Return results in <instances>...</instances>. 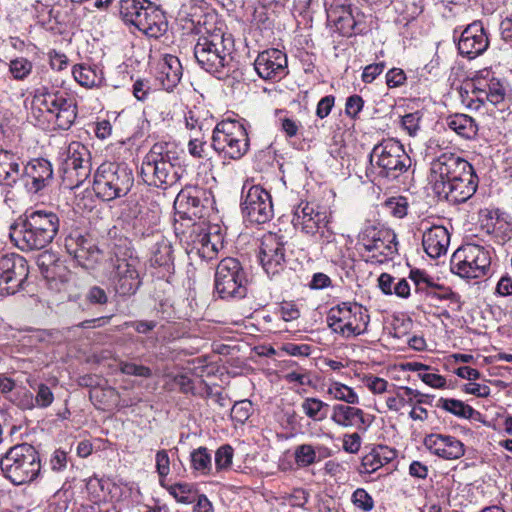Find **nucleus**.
<instances>
[{"label":"nucleus","instance_id":"dca6fc26","mask_svg":"<svg viewBox=\"0 0 512 512\" xmlns=\"http://www.w3.org/2000/svg\"><path fill=\"white\" fill-rule=\"evenodd\" d=\"M470 166L467 160L451 152L442 153L433 159L430 164V180L435 193L443 191L447 184L461 176Z\"/></svg>","mask_w":512,"mask_h":512},{"label":"nucleus","instance_id":"a211bd4d","mask_svg":"<svg viewBox=\"0 0 512 512\" xmlns=\"http://www.w3.org/2000/svg\"><path fill=\"white\" fill-rule=\"evenodd\" d=\"M260 263L269 276L279 274L285 267V241L283 236L267 233L261 239Z\"/></svg>","mask_w":512,"mask_h":512},{"label":"nucleus","instance_id":"0eeeda50","mask_svg":"<svg viewBox=\"0 0 512 512\" xmlns=\"http://www.w3.org/2000/svg\"><path fill=\"white\" fill-rule=\"evenodd\" d=\"M133 182L132 170L126 164L105 162L94 174L93 190L102 200L111 201L125 196Z\"/></svg>","mask_w":512,"mask_h":512},{"label":"nucleus","instance_id":"6e6d98bb","mask_svg":"<svg viewBox=\"0 0 512 512\" xmlns=\"http://www.w3.org/2000/svg\"><path fill=\"white\" fill-rule=\"evenodd\" d=\"M120 371L126 375H133L143 378H149L152 376V371L149 367L143 365H137L131 362H123L120 364Z\"/></svg>","mask_w":512,"mask_h":512},{"label":"nucleus","instance_id":"c85d7f7f","mask_svg":"<svg viewBox=\"0 0 512 512\" xmlns=\"http://www.w3.org/2000/svg\"><path fill=\"white\" fill-rule=\"evenodd\" d=\"M182 78V65L173 55H165L158 64L155 76L158 84L166 91H172Z\"/></svg>","mask_w":512,"mask_h":512},{"label":"nucleus","instance_id":"9d476101","mask_svg":"<svg viewBox=\"0 0 512 512\" xmlns=\"http://www.w3.org/2000/svg\"><path fill=\"white\" fill-rule=\"evenodd\" d=\"M369 320L368 311L357 303L343 302L331 308L327 316L328 326L346 338L365 333Z\"/></svg>","mask_w":512,"mask_h":512},{"label":"nucleus","instance_id":"1a4fd4ad","mask_svg":"<svg viewBox=\"0 0 512 512\" xmlns=\"http://www.w3.org/2000/svg\"><path fill=\"white\" fill-rule=\"evenodd\" d=\"M212 147L225 158L233 160L242 158L249 149V138L245 127L234 120L218 123L213 130Z\"/></svg>","mask_w":512,"mask_h":512},{"label":"nucleus","instance_id":"f3484780","mask_svg":"<svg viewBox=\"0 0 512 512\" xmlns=\"http://www.w3.org/2000/svg\"><path fill=\"white\" fill-rule=\"evenodd\" d=\"M29 274L27 261L18 254L0 256V296L15 294Z\"/></svg>","mask_w":512,"mask_h":512},{"label":"nucleus","instance_id":"393cba45","mask_svg":"<svg viewBox=\"0 0 512 512\" xmlns=\"http://www.w3.org/2000/svg\"><path fill=\"white\" fill-rule=\"evenodd\" d=\"M254 67L262 79H281L287 74V56L278 49H268L258 54Z\"/></svg>","mask_w":512,"mask_h":512},{"label":"nucleus","instance_id":"a19ab883","mask_svg":"<svg viewBox=\"0 0 512 512\" xmlns=\"http://www.w3.org/2000/svg\"><path fill=\"white\" fill-rule=\"evenodd\" d=\"M72 74L74 79L83 87L96 86L102 79L96 68L84 64L74 66Z\"/></svg>","mask_w":512,"mask_h":512},{"label":"nucleus","instance_id":"f03ea898","mask_svg":"<svg viewBox=\"0 0 512 512\" xmlns=\"http://www.w3.org/2000/svg\"><path fill=\"white\" fill-rule=\"evenodd\" d=\"M59 217L47 210L26 212L25 218L10 228V238L22 251L41 250L48 246L59 230Z\"/></svg>","mask_w":512,"mask_h":512},{"label":"nucleus","instance_id":"bb28decb","mask_svg":"<svg viewBox=\"0 0 512 512\" xmlns=\"http://www.w3.org/2000/svg\"><path fill=\"white\" fill-rule=\"evenodd\" d=\"M425 447L444 460H457L464 456L465 445L451 435L432 433L424 438Z\"/></svg>","mask_w":512,"mask_h":512},{"label":"nucleus","instance_id":"f257e3e1","mask_svg":"<svg viewBox=\"0 0 512 512\" xmlns=\"http://www.w3.org/2000/svg\"><path fill=\"white\" fill-rule=\"evenodd\" d=\"M226 30L225 23L213 11L201 15L195 24L198 35L195 59L202 69L218 79L228 76L232 62L234 40Z\"/></svg>","mask_w":512,"mask_h":512},{"label":"nucleus","instance_id":"b1692460","mask_svg":"<svg viewBox=\"0 0 512 512\" xmlns=\"http://www.w3.org/2000/svg\"><path fill=\"white\" fill-rule=\"evenodd\" d=\"M111 262L113 265V277L116 291L120 295L134 294L140 286L136 261L116 257L115 260L112 258Z\"/></svg>","mask_w":512,"mask_h":512},{"label":"nucleus","instance_id":"e433bc0d","mask_svg":"<svg viewBox=\"0 0 512 512\" xmlns=\"http://www.w3.org/2000/svg\"><path fill=\"white\" fill-rule=\"evenodd\" d=\"M152 265L169 266L173 262V250L171 242L162 235H159L151 248Z\"/></svg>","mask_w":512,"mask_h":512},{"label":"nucleus","instance_id":"4be33fe9","mask_svg":"<svg viewBox=\"0 0 512 512\" xmlns=\"http://www.w3.org/2000/svg\"><path fill=\"white\" fill-rule=\"evenodd\" d=\"M478 182V176L471 165L436 194L452 203H464L475 194Z\"/></svg>","mask_w":512,"mask_h":512},{"label":"nucleus","instance_id":"a18cd8bd","mask_svg":"<svg viewBox=\"0 0 512 512\" xmlns=\"http://www.w3.org/2000/svg\"><path fill=\"white\" fill-rule=\"evenodd\" d=\"M409 277L413 281L416 291L429 293L430 289L440 288V285L436 284L424 271L411 270Z\"/></svg>","mask_w":512,"mask_h":512},{"label":"nucleus","instance_id":"c756f323","mask_svg":"<svg viewBox=\"0 0 512 512\" xmlns=\"http://www.w3.org/2000/svg\"><path fill=\"white\" fill-rule=\"evenodd\" d=\"M450 244V235L444 226L435 225L423 233L422 245L431 258L444 255Z\"/></svg>","mask_w":512,"mask_h":512},{"label":"nucleus","instance_id":"6ab92c4d","mask_svg":"<svg viewBox=\"0 0 512 512\" xmlns=\"http://www.w3.org/2000/svg\"><path fill=\"white\" fill-rule=\"evenodd\" d=\"M362 15L350 4L335 3L327 9V18L343 36L350 37L362 33L364 25Z\"/></svg>","mask_w":512,"mask_h":512},{"label":"nucleus","instance_id":"20e7f679","mask_svg":"<svg viewBox=\"0 0 512 512\" xmlns=\"http://www.w3.org/2000/svg\"><path fill=\"white\" fill-rule=\"evenodd\" d=\"M120 15L125 23L151 38H159L168 28L164 11L148 0H120Z\"/></svg>","mask_w":512,"mask_h":512},{"label":"nucleus","instance_id":"423d86ee","mask_svg":"<svg viewBox=\"0 0 512 512\" xmlns=\"http://www.w3.org/2000/svg\"><path fill=\"white\" fill-rule=\"evenodd\" d=\"M3 475L14 485H22L35 480L41 470L39 453L30 444L23 443L11 447L0 460Z\"/></svg>","mask_w":512,"mask_h":512},{"label":"nucleus","instance_id":"f8f14e48","mask_svg":"<svg viewBox=\"0 0 512 512\" xmlns=\"http://www.w3.org/2000/svg\"><path fill=\"white\" fill-rule=\"evenodd\" d=\"M246 282L245 272L236 258L225 257L217 264L214 286L220 298H244L247 293Z\"/></svg>","mask_w":512,"mask_h":512},{"label":"nucleus","instance_id":"2eb2a0df","mask_svg":"<svg viewBox=\"0 0 512 512\" xmlns=\"http://www.w3.org/2000/svg\"><path fill=\"white\" fill-rule=\"evenodd\" d=\"M241 209L251 223L263 224L274 215L271 195L259 185L245 183L242 188Z\"/></svg>","mask_w":512,"mask_h":512},{"label":"nucleus","instance_id":"c03bdc74","mask_svg":"<svg viewBox=\"0 0 512 512\" xmlns=\"http://www.w3.org/2000/svg\"><path fill=\"white\" fill-rule=\"evenodd\" d=\"M170 494L180 503L192 504L197 493L189 484L177 483L170 487Z\"/></svg>","mask_w":512,"mask_h":512},{"label":"nucleus","instance_id":"a878e982","mask_svg":"<svg viewBox=\"0 0 512 512\" xmlns=\"http://www.w3.org/2000/svg\"><path fill=\"white\" fill-rule=\"evenodd\" d=\"M292 223L295 228L312 237L317 235L320 227L329 223V220L326 211H320L313 204L302 202L294 209Z\"/></svg>","mask_w":512,"mask_h":512},{"label":"nucleus","instance_id":"473e14b6","mask_svg":"<svg viewBox=\"0 0 512 512\" xmlns=\"http://www.w3.org/2000/svg\"><path fill=\"white\" fill-rule=\"evenodd\" d=\"M396 457V451L388 446H377L362 459L361 472L371 474L386 464H389Z\"/></svg>","mask_w":512,"mask_h":512},{"label":"nucleus","instance_id":"58836bf2","mask_svg":"<svg viewBox=\"0 0 512 512\" xmlns=\"http://www.w3.org/2000/svg\"><path fill=\"white\" fill-rule=\"evenodd\" d=\"M300 407L302 412L314 422H322L328 416L329 404L316 397L304 398Z\"/></svg>","mask_w":512,"mask_h":512},{"label":"nucleus","instance_id":"4c0bfd02","mask_svg":"<svg viewBox=\"0 0 512 512\" xmlns=\"http://www.w3.org/2000/svg\"><path fill=\"white\" fill-rule=\"evenodd\" d=\"M436 407L463 419H471L479 415L473 407L457 399L440 398L437 400Z\"/></svg>","mask_w":512,"mask_h":512},{"label":"nucleus","instance_id":"49530a36","mask_svg":"<svg viewBox=\"0 0 512 512\" xmlns=\"http://www.w3.org/2000/svg\"><path fill=\"white\" fill-rule=\"evenodd\" d=\"M352 504L363 512H369L374 508L372 496L363 488H357L351 496Z\"/></svg>","mask_w":512,"mask_h":512},{"label":"nucleus","instance_id":"9b49d317","mask_svg":"<svg viewBox=\"0 0 512 512\" xmlns=\"http://www.w3.org/2000/svg\"><path fill=\"white\" fill-rule=\"evenodd\" d=\"M33 103L45 110L49 115V121L53 120L61 130H68L77 117L75 99L64 92L38 90L34 95Z\"/></svg>","mask_w":512,"mask_h":512},{"label":"nucleus","instance_id":"aec40b11","mask_svg":"<svg viewBox=\"0 0 512 512\" xmlns=\"http://www.w3.org/2000/svg\"><path fill=\"white\" fill-rule=\"evenodd\" d=\"M65 247L78 264L86 269H93L103 256L102 250L93 239L80 234L69 236L65 241Z\"/></svg>","mask_w":512,"mask_h":512},{"label":"nucleus","instance_id":"13d9d810","mask_svg":"<svg viewBox=\"0 0 512 512\" xmlns=\"http://www.w3.org/2000/svg\"><path fill=\"white\" fill-rule=\"evenodd\" d=\"M364 106V100L361 96L355 94L349 96L345 104V113L348 117L356 119Z\"/></svg>","mask_w":512,"mask_h":512},{"label":"nucleus","instance_id":"69168bd1","mask_svg":"<svg viewBox=\"0 0 512 512\" xmlns=\"http://www.w3.org/2000/svg\"><path fill=\"white\" fill-rule=\"evenodd\" d=\"M361 448V437L358 433L345 434L343 436L344 451L356 454Z\"/></svg>","mask_w":512,"mask_h":512},{"label":"nucleus","instance_id":"864d4df0","mask_svg":"<svg viewBox=\"0 0 512 512\" xmlns=\"http://www.w3.org/2000/svg\"><path fill=\"white\" fill-rule=\"evenodd\" d=\"M251 408L252 404L248 400L235 403L231 409L232 419L244 423L250 417Z\"/></svg>","mask_w":512,"mask_h":512},{"label":"nucleus","instance_id":"cd10ccee","mask_svg":"<svg viewBox=\"0 0 512 512\" xmlns=\"http://www.w3.org/2000/svg\"><path fill=\"white\" fill-rule=\"evenodd\" d=\"M23 176L26 178L27 189L37 193L51 183L53 179L52 165L44 158L33 159L24 167Z\"/></svg>","mask_w":512,"mask_h":512},{"label":"nucleus","instance_id":"c9c22d12","mask_svg":"<svg viewBox=\"0 0 512 512\" xmlns=\"http://www.w3.org/2000/svg\"><path fill=\"white\" fill-rule=\"evenodd\" d=\"M446 125L465 139L474 138L478 131L475 120L466 114H454L447 117Z\"/></svg>","mask_w":512,"mask_h":512},{"label":"nucleus","instance_id":"6e6552de","mask_svg":"<svg viewBox=\"0 0 512 512\" xmlns=\"http://www.w3.org/2000/svg\"><path fill=\"white\" fill-rule=\"evenodd\" d=\"M493 250L474 243H467L452 255V273L464 279H478L490 274Z\"/></svg>","mask_w":512,"mask_h":512},{"label":"nucleus","instance_id":"774afa93","mask_svg":"<svg viewBox=\"0 0 512 512\" xmlns=\"http://www.w3.org/2000/svg\"><path fill=\"white\" fill-rule=\"evenodd\" d=\"M385 68V63H375L367 65L362 73V80L365 83H371L373 82L377 76H379Z\"/></svg>","mask_w":512,"mask_h":512},{"label":"nucleus","instance_id":"7ed1b4c3","mask_svg":"<svg viewBox=\"0 0 512 512\" xmlns=\"http://www.w3.org/2000/svg\"><path fill=\"white\" fill-rule=\"evenodd\" d=\"M169 146V143H155L144 157L140 175L149 186L166 189L182 177L184 170L173 163L175 157Z\"/></svg>","mask_w":512,"mask_h":512},{"label":"nucleus","instance_id":"412c9836","mask_svg":"<svg viewBox=\"0 0 512 512\" xmlns=\"http://www.w3.org/2000/svg\"><path fill=\"white\" fill-rule=\"evenodd\" d=\"M489 46L488 35L481 21L467 25L458 38L459 53L469 59L483 54Z\"/></svg>","mask_w":512,"mask_h":512},{"label":"nucleus","instance_id":"5fc2aeb1","mask_svg":"<svg viewBox=\"0 0 512 512\" xmlns=\"http://www.w3.org/2000/svg\"><path fill=\"white\" fill-rule=\"evenodd\" d=\"M386 207L395 217L403 218L407 214L408 203L404 197H393L386 201Z\"/></svg>","mask_w":512,"mask_h":512},{"label":"nucleus","instance_id":"338daca9","mask_svg":"<svg viewBox=\"0 0 512 512\" xmlns=\"http://www.w3.org/2000/svg\"><path fill=\"white\" fill-rule=\"evenodd\" d=\"M279 313L281 315V318L286 322L296 320L300 316L299 309L292 302H283L280 305Z\"/></svg>","mask_w":512,"mask_h":512},{"label":"nucleus","instance_id":"4468645a","mask_svg":"<svg viewBox=\"0 0 512 512\" xmlns=\"http://www.w3.org/2000/svg\"><path fill=\"white\" fill-rule=\"evenodd\" d=\"M63 183L68 189L82 185L91 173V153L78 141L71 142L63 154Z\"/></svg>","mask_w":512,"mask_h":512},{"label":"nucleus","instance_id":"de8ad7c7","mask_svg":"<svg viewBox=\"0 0 512 512\" xmlns=\"http://www.w3.org/2000/svg\"><path fill=\"white\" fill-rule=\"evenodd\" d=\"M9 71L17 80H23L32 71V63L26 58H16L10 62Z\"/></svg>","mask_w":512,"mask_h":512},{"label":"nucleus","instance_id":"37998d69","mask_svg":"<svg viewBox=\"0 0 512 512\" xmlns=\"http://www.w3.org/2000/svg\"><path fill=\"white\" fill-rule=\"evenodd\" d=\"M484 88L487 89L485 98L488 102L493 105H497L501 103L506 95V90L504 85L500 82V80L496 78H491L489 81L485 80Z\"/></svg>","mask_w":512,"mask_h":512},{"label":"nucleus","instance_id":"79ce46f5","mask_svg":"<svg viewBox=\"0 0 512 512\" xmlns=\"http://www.w3.org/2000/svg\"><path fill=\"white\" fill-rule=\"evenodd\" d=\"M191 464L196 471L208 474L212 469V458L208 449L205 447L195 449L191 453Z\"/></svg>","mask_w":512,"mask_h":512},{"label":"nucleus","instance_id":"052dcab7","mask_svg":"<svg viewBox=\"0 0 512 512\" xmlns=\"http://www.w3.org/2000/svg\"><path fill=\"white\" fill-rule=\"evenodd\" d=\"M85 298L90 304L104 305L108 302V295L106 291L99 286L90 287Z\"/></svg>","mask_w":512,"mask_h":512},{"label":"nucleus","instance_id":"680f3d73","mask_svg":"<svg viewBox=\"0 0 512 512\" xmlns=\"http://www.w3.org/2000/svg\"><path fill=\"white\" fill-rule=\"evenodd\" d=\"M309 494L302 488L294 489L284 499L293 507H303L308 502Z\"/></svg>","mask_w":512,"mask_h":512},{"label":"nucleus","instance_id":"8fccbe9b","mask_svg":"<svg viewBox=\"0 0 512 512\" xmlns=\"http://www.w3.org/2000/svg\"><path fill=\"white\" fill-rule=\"evenodd\" d=\"M36 392L35 402L38 408H47L54 401V394L51 391L50 387H48L44 383L38 384L36 387L30 385Z\"/></svg>","mask_w":512,"mask_h":512},{"label":"nucleus","instance_id":"f704fd0d","mask_svg":"<svg viewBox=\"0 0 512 512\" xmlns=\"http://www.w3.org/2000/svg\"><path fill=\"white\" fill-rule=\"evenodd\" d=\"M194 244L193 249H196V253L199 257L206 260H212L217 255L219 248L223 246L220 236L210 233L198 234L197 239L194 240Z\"/></svg>","mask_w":512,"mask_h":512},{"label":"nucleus","instance_id":"3c124183","mask_svg":"<svg viewBox=\"0 0 512 512\" xmlns=\"http://www.w3.org/2000/svg\"><path fill=\"white\" fill-rule=\"evenodd\" d=\"M89 9L83 6V3H72L69 9L66 11V17L68 22L74 25H80L82 20L87 17Z\"/></svg>","mask_w":512,"mask_h":512},{"label":"nucleus","instance_id":"603ef678","mask_svg":"<svg viewBox=\"0 0 512 512\" xmlns=\"http://www.w3.org/2000/svg\"><path fill=\"white\" fill-rule=\"evenodd\" d=\"M421 114L408 113L401 118V126L410 136H416L420 129Z\"/></svg>","mask_w":512,"mask_h":512},{"label":"nucleus","instance_id":"72a5a7b5","mask_svg":"<svg viewBox=\"0 0 512 512\" xmlns=\"http://www.w3.org/2000/svg\"><path fill=\"white\" fill-rule=\"evenodd\" d=\"M21 175L19 158L9 151L0 150V184L12 185Z\"/></svg>","mask_w":512,"mask_h":512},{"label":"nucleus","instance_id":"e2e57ef3","mask_svg":"<svg viewBox=\"0 0 512 512\" xmlns=\"http://www.w3.org/2000/svg\"><path fill=\"white\" fill-rule=\"evenodd\" d=\"M418 376L426 385L432 388L441 389L446 387V379L439 374L425 371V373H419Z\"/></svg>","mask_w":512,"mask_h":512},{"label":"nucleus","instance_id":"4d7b16f0","mask_svg":"<svg viewBox=\"0 0 512 512\" xmlns=\"http://www.w3.org/2000/svg\"><path fill=\"white\" fill-rule=\"evenodd\" d=\"M188 151L195 158H204L206 157V142L197 133L191 134Z\"/></svg>","mask_w":512,"mask_h":512},{"label":"nucleus","instance_id":"ddd939ff","mask_svg":"<svg viewBox=\"0 0 512 512\" xmlns=\"http://www.w3.org/2000/svg\"><path fill=\"white\" fill-rule=\"evenodd\" d=\"M358 245L367 253V261L383 263L391 260L397 253L396 234L389 229L365 227L358 238Z\"/></svg>","mask_w":512,"mask_h":512},{"label":"nucleus","instance_id":"2f4dec72","mask_svg":"<svg viewBox=\"0 0 512 512\" xmlns=\"http://www.w3.org/2000/svg\"><path fill=\"white\" fill-rule=\"evenodd\" d=\"M330 418L336 425L344 428L360 427L366 423L364 411L350 404L333 405Z\"/></svg>","mask_w":512,"mask_h":512},{"label":"nucleus","instance_id":"bf43d9fd","mask_svg":"<svg viewBox=\"0 0 512 512\" xmlns=\"http://www.w3.org/2000/svg\"><path fill=\"white\" fill-rule=\"evenodd\" d=\"M156 471L161 479L170 473V459L166 450H159L155 457Z\"/></svg>","mask_w":512,"mask_h":512},{"label":"nucleus","instance_id":"0e129e2a","mask_svg":"<svg viewBox=\"0 0 512 512\" xmlns=\"http://www.w3.org/2000/svg\"><path fill=\"white\" fill-rule=\"evenodd\" d=\"M406 81V74L400 68H392L386 73V84L389 88H396Z\"/></svg>","mask_w":512,"mask_h":512},{"label":"nucleus","instance_id":"09e8293b","mask_svg":"<svg viewBox=\"0 0 512 512\" xmlns=\"http://www.w3.org/2000/svg\"><path fill=\"white\" fill-rule=\"evenodd\" d=\"M233 448L230 445L219 447L215 453V467L217 471L228 469L232 464Z\"/></svg>","mask_w":512,"mask_h":512},{"label":"nucleus","instance_id":"5701e85b","mask_svg":"<svg viewBox=\"0 0 512 512\" xmlns=\"http://www.w3.org/2000/svg\"><path fill=\"white\" fill-rule=\"evenodd\" d=\"M479 222L481 229L498 244H505L512 238V225L508 216L499 209H482Z\"/></svg>","mask_w":512,"mask_h":512},{"label":"nucleus","instance_id":"ea45409f","mask_svg":"<svg viewBox=\"0 0 512 512\" xmlns=\"http://www.w3.org/2000/svg\"><path fill=\"white\" fill-rule=\"evenodd\" d=\"M327 394L333 399L346 404L356 405L359 403V396L354 389L339 381H331L328 384Z\"/></svg>","mask_w":512,"mask_h":512},{"label":"nucleus","instance_id":"7c9ffc66","mask_svg":"<svg viewBox=\"0 0 512 512\" xmlns=\"http://www.w3.org/2000/svg\"><path fill=\"white\" fill-rule=\"evenodd\" d=\"M332 451L325 445L300 444L294 449V461L299 468H307L330 457Z\"/></svg>","mask_w":512,"mask_h":512},{"label":"nucleus","instance_id":"39448f33","mask_svg":"<svg viewBox=\"0 0 512 512\" xmlns=\"http://www.w3.org/2000/svg\"><path fill=\"white\" fill-rule=\"evenodd\" d=\"M372 173L388 181L397 180L411 167V158L403 145L395 139L376 144L369 155Z\"/></svg>","mask_w":512,"mask_h":512}]
</instances>
